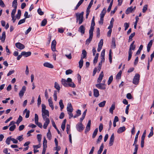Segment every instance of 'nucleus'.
Masks as SVG:
<instances>
[{
	"mask_svg": "<svg viewBox=\"0 0 154 154\" xmlns=\"http://www.w3.org/2000/svg\"><path fill=\"white\" fill-rule=\"evenodd\" d=\"M112 47L114 48H115L116 47V39L115 38H112Z\"/></svg>",
	"mask_w": 154,
	"mask_h": 154,
	"instance_id": "c85d7f7f",
	"label": "nucleus"
},
{
	"mask_svg": "<svg viewBox=\"0 0 154 154\" xmlns=\"http://www.w3.org/2000/svg\"><path fill=\"white\" fill-rule=\"evenodd\" d=\"M84 0H80L77 5L75 9L77 10L79 7L82 3Z\"/></svg>",
	"mask_w": 154,
	"mask_h": 154,
	"instance_id": "4c0bfd02",
	"label": "nucleus"
},
{
	"mask_svg": "<svg viewBox=\"0 0 154 154\" xmlns=\"http://www.w3.org/2000/svg\"><path fill=\"white\" fill-rule=\"evenodd\" d=\"M114 20L113 18H112L110 22V25L108 28V29H112V28L113 24V23L114 22Z\"/></svg>",
	"mask_w": 154,
	"mask_h": 154,
	"instance_id": "c9c22d12",
	"label": "nucleus"
},
{
	"mask_svg": "<svg viewBox=\"0 0 154 154\" xmlns=\"http://www.w3.org/2000/svg\"><path fill=\"white\" fill-rule=\"evenodd\" d=\"M22 55L26 57H28L31 54V53L30 51L26 52L25 51H23L21 52Z\"/></svg>",
	"mask_w": 154,
	"mask_h": 154,
	"instance_id": "dca6fc26",
	"label": "nucleus"
},
{
	"mask_svg": "<svg viewBox=\"0 0 154 154\" xmlns=\"http://www.w3.org/2000/svg\"><path fill=\"white\" fill-rule=\"evenodd\" d=\"M95 86L97 88L100 89L104 90L106 88V87L104 83L97 84L95 85Z\"/></svg>",
	"mask_w": 154,
	"mask_h": 154,
	"instance_id": "6e6552de",
	"label": "nucleus"
},
{
	"mask_svg": "<svg viewBox=\"0 0 154 154\" xmlns=\"http://www.w3.org/2000/svg\"><path fill=\"white\" fill-rule=\"evenodd\" d=\"M35 123L38 122V117L37 114H35Z\"/></svg>",
	"mask_w": 154,
	"mask_h": 154,
	"instance_id": "49530a36",
	"label": "nucleus"
},
{
	"mask_svg": "<svg viewBox=\"0 0 154 154\" xmlns=\"http://www.w3.org/2000/svg\"><path fill=\"white\" fill-rule=\"evenodd\" d=\"M62 84L65 87H67L68 82L66 80L64 79H62L61 81Z\"/></svg>",
	"mask_w": 154,
	"mask_h": 154,
	"instance_id": "cd10ccee",
	"label": "nucleus"
},
{
	"mask_svg": "<svg viewBox=\"0 0 154 154\" xmlns=\"http://www.w3.org/2000/svg\"><path fill=\"white\" fill-rule=\"evenodd\" d=\"M43 119L45 121L43 126V128L46 129L47 128L48 125L50 123V121L49 118H45Z\"/></svg>",
	"mask_w": 154,
	"mask_h": 154,
	"instance_id": "423d86ee",
	"label": "nucleus"
},
{
	"mask_svg": "<svg viewBox=\"0 0 154 154\" xmlns=\"http://www.w3.org/2000/svg\"><path fill=\"white\" fill-rule=\"evenodd\" d=\"M59 104L60 108V110L62 111L64 107V105L63 103V100H60L59 102Z\"/></svg>",
	"mask_w": 154,
	"mask_h": 154,
	"instance_id": "2f4dec72",
	"label": "nucleus"
},
{
	"mask_svg": "<svg viewBox=\"0 0 154 154\" xmlns=\"http://www.w3.org/2000/svg\"><path fill=\"white\" fill-rule=\"evenodd\" d=\"M114 140V133H113L111 135L109 140V146H112Z\"/></svg>",
	"mask_w": 154,
	"mask_h": 154,
	"instance_id": "ddd939ff",
	"label": "nucleus"
},
{
	"mask_svg": "<svg viewBox=\"0 0 154 154\" xmlns=\"http://www.w3.org/2000/svg\"><path fill=\"white\" fill-rule=\"evenodd\" d=\"M47 140L46 139L45 137L44 138V140L43 143V148L44 149H46L47 147Z\"/></svg>",
	"mask_w": 154,
	"mask_h": 154,
	"instance_id": "bb28decb",
	"label": "nucleus"
},
{
	"mask_svg": "<svg viewBox=\"0 0 154 154\" xmlns=\"http://www.w3.org/2000/svg\"><path fill=\"white\" fill-rule=\"evenodd\" d=\"M94 20V16H93L91 21V23L90 29H91L94 30V26L95 25Z\"/></svg>",
	"mask_w": 154,
	"mask_h": 154,
	"instance_id": "4468645a",
	"label": "nucleus"
},
{
	"mask_svg": "<svg viewBox=\"0 0 154 154\" xmlns=\"http://www.w3.org/2000/svg\"><path fill=\"white\" fill-rule=\"evenodd\" d=\"M81 114V111L79 109H78L76 111V114L77 115V116H79Z\"/></svg>",
	"mask_w": 154,
	"mask_h": 154,
	"instance_id": "774afa93",
	"label": "nucleus"
},
{
	"mask_svg": "<svg viewBox=\"0 0 154 154\" xmlns=\"http://www.w3.org/2000/svg\"><path fill=\"white\" fill-rule=\"evenodd\" d=\"M87 53L86 51L85 50H83L82 51V56L81 57L83 58H86L87 56Z\"/></svg>",
	"mask_w": 154,
	"mask_h": 154,
	"instance_id": "72a5a7b5",
	"label": "nucleus"
},
{
	"mask_svg": "<svg viewBox=\"0 0 154 154\" xmlns=\"http://www.w3.org/2000/svg\"><path fill=\"white\" fill-rule=\"evenodd\" d=\"M103 128V125L102 123H100L99 126V131L100 132H101Z\"/></svg>",
	"mask_w": 154,
	"mask_h": 154,
	"instance_id": "603ef678",
	"label": "nucleus"
},
{
	"mask_svg": "<svg viewBox=\"0 0 154 154\" xmlns=\"http://www.w3.org/2000/svg\"><path fill=\"white\" fill-rule=\"evenodd\" d=\"M16 128L15 125H13L11 126L9 128V130L11 131H13Z\"/></svg>",
	"mask_w": 154,
	"mask_h": 154,
	"instance_id": "09e8293b",
	"label": "nucleus"
},
{
	"mask_svg": "<svg viewBox=\"0 0 154 154\" xmlns=\"http://www.w3.org/2000/svg\"><path fill=\"white\" fill-rule=\"evenodd\" d=\"M85 27L83 25H81L78 31L82 35L84 34L85 33Z\"/></svg>",
	"mask_w": 154,
	"mask_h": 154,
	"instance_id": "f8f14e48",
	"label": "nucleus"
},
{
	"mask_svg": "<svg viewBox=\"0 0 154 154\" xmlns=\"http://www.w3.org/2000/svg\"><path fill=\"white\" fill-rule=\"evenodd\" d=\"M23 135L19 136L17 138V139L19 141H21L23 139Z\"/></svg>",
	"mask_w": 154,
	"mask_h": 154,
	"instance_id": "052dcab7",
	"label": "nucleus"
},
{
	"mask_svg": "<svg viewBox=\"0 0 154 154\" xmlns=\"http://www.w3.org/2000/svg\"><path fill=\"white\" fill-rule=\"evenodd\" d=\"M11 137H9L7 138L6 140V143L8 145L10 144V141L11 140Z\"/></svg>",
	"mask_w": 154,
	"mask_h": 154,
	"instance_id": "a18cd8bd",
	"label": "nucleus"
},
{
	"mask_svg": "<svg viewBox=\"0 0 154 154\" xmlns=\"http://www.w3.org/2000/svg\"><path fill=\"white\" fill-rule=\"evenodd\" d=\"M6 38L5 32H2V36H0V40H2V42H4Z\"/></svg>",
	"mask_w": 154,
	"mask_h": 154,
	"instance_id": "6ab92c4d",
	"label": "nucleus"
},
{
	"mask_svg": "<svg viewBox=\"0 0 154 154\" xmlns=\"http://www.w3.org/2000/svg\"><path fill=\"white\" fill-rule=\"evenodd\" d=\"M84 14V12H82L80 13H76V20L77 21L79 20V24H81L83 22V16Z\"/></svg>",
	"mask_w": 154,
	"mask_h": 154,
	"instance_id": "f257e3e1",
	"label": "nucleus"
},
{
	"mask_svg": "<svg viewBox=\"0 0 154 154\" xmlns=\"http://www.w3.org/2000/svg\"><path fill=\"white\" fill-rule=\"evenodd\" d=\"M139 133H140V131H137V134L135 136L134 143L133 144V146H134V145L135 144H137V138H138V135H139Z\"/></svg>",
	"mask_w": 154,
	"mask_h": 154,
	"instance_id": "4be33fe9",
	"label": "nucleus"
},
{
	"mask_svg": "<svg viewBox=\"0 0 154 154\" xmlns=\"http://www.w3.org/2000/svg\"><path fill=\"white\" fill-rule=\"evenodd\" d=\"M76 128L77 131L81 132L84 129V127L82 123L79 122L76 125Z\"/></svg>",
	"mask_w": 154,
	"mask_h": 154,
	"instance_id": "20e7f679",
	"label": "nucleus"
},
{
	"mask_svg": "<svg viewBox=\"0 0 154 154\" xmlns=\"http://www.w3.org/2000/svg\"><path fill=\"white\" fill-rule=\"evenodd\" d=\"M57 91H55L53 96L54 100L55 101H57Z\"/></svg>",
	"mask_w": 154,
	"mask_h": 154,
	"instance_id": "de8ad7c7",
	"label": "nucleus"
},
{
	"mask_svg": "<svg viewBox=\"0 0 154 154\" xmlns=\"http://www.w3.org/2000/svg\"><path fill=\"white\" fill-rule=\"evenodd\" d=\"M44 66L45 67H48L50 68H53V66L51 64L48 62H45L44 63Z\"/></svg>",
	"mask_w": 154,
	"mask_h": 154,
	"instance_id": "a211bd4d",
	"label": "nucleus"
},
{
	"mask_svg": "<svg viewBox=\"0 0 154 154\" xmlns=\"http://www.w3.org/2000/svg\"><path fill=\"white\" fill-rule=\"evenodd\" d=\"M153 43V40H151L148 44L147 47H149L150 48H151L152 45Z\"/></svg>",
	"mask_w": 154,
	"mask_h": 154,
	"instance_id": "e2e57ef3",
	"label": "nucleus"
},
{
	"mask_svg": "<svg viewBox=\"0 0 154 154\" xmlns=\"http://www.w3.org/2000/svg\"><path fill=\"white\" fill-rule=\"evenodd\" d=\"M91 125V120H89L88 121V123L87 124V125L86 126L85 129V133H86L88 131H89L90 129V127Z\"/></svg>",
	"mask_w": 154,
	"mask_h": 154,
	"instance_id": "9b49d317",
	"label": "nucleus"
},
{
	"mask_svg": "<svg viewBox=\"0 0 154 154\" xmlns=\"http://www.w3.org/2000/svg\"><path fill=\"white\" fill-rule=\"evenodd\" d=\"M72 72V70L71 69H69L66 71V75H69V74H71Z\"/></svg>",
	"mask_w": 154,
	"mask_h": 154,
	"instance_id": "680f3d73",
	"label": "nucleus"
},
{
	"mask_svg": "<svg viewBox=\"0 0 154 154\" xmlns=\"http://www.w3.org/2000/svg\"><path fill=\"white\" fill-rule=\"evenodd\" d=\"M94 95L95 97H97L99 96V92L98 90L96 89H94Z\"/></svg>",
	"mask_w": 154,
	"mask_h": 154,
	"instance_id": "5701e85b",
	"label": "nucleus"
},
{
	"mask_svg": "<svg viewBox=\"0 0 154 154\" xmlns=\"http://www.w3.org/2000/svg\"><path fill=\"white\" fill-rule=\"evenodd\" d=\"M42 115L43 119L45 118H48L47 117V116L49 117V111L47 110H42Z\"/></svg>",
	"mask_w": 154,
	"mask_h": 154,
	"instance_id": "39448f33",
	"label": "nucleus"
},
{
	"mask_svg": "<svg viewBox=\"0 0 154 154\" xmlns=\"http://www.w3.org/2000/svg\"><path fill=\"white\" fill-rule=\"evenodd\" d=\"M67 110L68 112H72L73 111V109L70 103H69L67 104Z\"/></svg>",
	"mask_w": 154,
	"mask_h": 154,
	"instance_id": "1a4fd4ad",
	"label": "nucleus"
},
{
	"mask_svg": "<svg viewBox=\"0 0 154 154\" xmlns=\"http://www.w3.org/2000/svg\"><path fill=\"white\" fill-rule=\"evenodd\" d=\"M147 9V5H146L144 6L143 7V9H142V12L143 13H145L146 11V10Z\"/></svg>",
	"mask_w": 154,
	"mask_h": 154,
	"instance_id": "3c124183",
	"label": "nucleus"
},
{
	"mask_svg": "<svg viewBox=\"0 0 154 154\" xmlns=\"http://www.w3.org/2000/svg\"><path fill=\"white\" fill-rule=\"evenodd\" d=\"M93 31L94 30L90 29L89 31V37L88 38L86 41V44H88V45L89 44L92 40L93 35Z\"/></svg>",
	"mask_w": 154,
	"mask_h": 154,
	"instance_id": "7ed1b4c3",
	"label": "nucleus"
},
{
	"mask_svg": "<svg viewBox=\"0 0 154 154\" xmlns=\"http://www.w3.org/2000/svg\"><path fill=\"white\" fill-rule=\"evenodd\" d=\"M140 78H134L133 79V83L135 85L138 84L139 82Z\"/></svg>",
	"mask_w": 154,
	"mask_h": 154,
	"instance_id": "f3484780",
	"label": "nucleus"
},
{
	"mask_svg": "<svg viewBox=\"0 0 154 154\" xmlns=\"http://www.w3.org/2000/svg\"><path fill=\"white\" fill-rule=\"evenodd\" d=\"M38 14L40 15H42L44 14V12L42 11L40 8H39L37 10Z\"/></svg>",
	"mask_w": 154,
	"mask_h": 154,
	"instance_id": "8fccbe9b",
	"label": "nucleus"
},
{
	"mask_svg": "<svg viewBox=\"0 0 154 154\" xmlns=\"http://www.w3.org/2000/svg\"><path fill=\"white\" fill-rule=\"evenodd\" d=\"M115 103H113L111 107H110V108L109 109V112L112 114L113 113V110H114L115 109Z\"/></svg>",
	"mask_w": 154,
	"mask_h": 154,
	"instance_id": "aec40b11",
	"label": "nucleus"
},
{
	"mask_svg": "<svg viewBox=\"0 0 154 154\" xmlns=\"http://www.w3.org/2000/svg\"><path fill=\"white\" fill-rule=\"evenodd\" d=\"M48 101L49 106L53 110L54 109V106L52 101L51 99H48Z\"/></svg>",
	"mask_w": 154,
	"mask_h": 154,
	"instance_id": "393cba45",
	"label": "nucleus"
},
{
	"mask_svg": "<svg viewBox=\"0 0 154 154\" xmlns=\"http://www.w3.org/2000/svg\"><path fill=\"white\" fill-rule=\"evenodd\" d=\"M134 146H135V148L134 149V151L133 154H137V152L138 149V145L136 144H135Z\"/></svg>",
	"mask_w": 154,
	"mask_h": 154,
	"instance_id": "79ce46f5",
	"label": "nucleus"
},
{
	"mask_svg": "<svg viewBox=\"0 0 154 154\" xmlns=\"http://www.w3.org/2000/svg\"><path fill=\"white\" fill-rule=\"evenodd\" d=\"M16 8H14V9L13 10L11 13V16H12L13 17V16H14L15 13L16 11Z\"/></svg>",
	"mask_w": 154,
	"mask_h": 154,
	"instance_id": "4d7b16f0",
	"label": "nucleus"
},
{
	"mask_svg": "<svg viewBox=\"0 0 154 154\" xmlns=\"http://www.w3.org/2000/svg\"><path fill=\"white\" fill-rule=\"evenodd\" d=\"M15 46L16 48L20 50H22L25 48L24 45L20 42L16 43Z\"/></svg>",
	"mask_w": 154,
	"mask_h": 154,
	"instance_id": "0eeeda50",
	"label": "nucleus"
},
{
	"mask_svg": "<svg viewBox=\"0 0 154 154\" xmlns=\"http://www.w3.org/2000/svg\"><path fill=\"white\" fill-rule=\"evenodd\" d=\"M47 23V20L46 19H45L42 21L41 25L42 26H45L46 24Z\"/></svg>",
	"mask_w": 154,
	"mask_h": 154,
	"instance_id": "c03bdc74",
	"label": "nucleus"
},
{
	"mask_svg": "<svg viewBox=\"0 0 154 154\" xmlns=\"http://www.w3.org/2000/svg\"><path fill=\"white\" fill-rule=\"evenodd\" d=\"M135 48V45H130V47L129 48V51L128 52V60L129 61L131 59V57H132V50H134Z\"/></svg>",
	"mask_w": 154,
	"mask_h": 154,
	"instance_id": "f03ea898",
	"label": "nucleus"
},
{
	"mask_svg": "<svg viewBox=\"0 0 154 154\" xmlns=\"http://www.w3.org/2000/svg\"><path fill=\"white\" fill-rule=\"evenodd\" d=\"M102 136L101 135H100L99 136L97 141V143H99L100 142L102 138Z\"/></svg>",
	"mask_w": 154,
	"mask_h": 154,
	"instance_id": "5fc2aeb1",
	"label": "nucleus"
},
{
	"mask_svg": "<svg viewBox=\"0 0 154 154\" xmlns=\"http://www.w3.org/2000/svg\"><path fill=\"white\" fill-rule=\"evenodd\" d=\"M52 124V126L54 128L57 130V133L59 134H60V133L59 130L57 128L56 126V125H55V124L54 121V120H52L51 121Z\"/></svg>",
	"mask_w": 154,
	"mask_h": 154,
	"instance_id": "a878e982",
	"label": "nucleus"
},
{
	"mask_svg": "<svg viewBox=\"0 0 154 154\" xmlns=\"http://www.w3.org/2000/svg\"><path fill=\"white\" fill-rule=\"evenodd\" d=\"M26 112L25 118H28L29 117V116L30 111L29 110H27V109H26L23 112V113Z\"/></svg>",
	"mask_w": 154,
	"mask_h": 154,
	"instance_id": "b1692460",
	"label": "nucleus"
},
{
	"mask_svg": "<svg viewBox=\"0 0 154 154\" xmlns=\"http://www.w3.org/2000/svg\"><path fill=\"white\" fill-rule=\"evenodd\" d=\"M25 18L20 20L18 23V25H20L25 22Z\"/></svg>",
	"mask_w": 154,
	"mask_h": 154,
	"instance_id": "bf43d9fd",
	"label": "nucleus"
},
{
	"mask_svg": "<svg viewBox=\"0 0 154 154\" xmlns=\"http://www.w3.org/2000/svg\"><path fill=\"white\" fill-rule=\"evenodd\" d=\"M112 51L111 49H110L109 52V62L110 63H111L112 62Z\"/></svg>",
	"mask_w": 154,
	"mask_h": 154,
	"instance_id": "a19ab883",
	"label": "nucleus"
},
{
	"mask_svg": "<svg viewBox=\"0 0 154 154\" xmlns=\"http://www.w3.org/2000/svg\"><path fill=\"white\" fill-rule=\"evenodd\" d=\"M126 97L128 99H131L132 98V96H131V95L130 93L127 94Z\"/></svg>",
	"mask_w": 154,
	"mask_h": 154,
	"instance_id": "0e129e2a",
	"label": "nucleus"
},
{
	"mask_svg": "<svg viewBox=\"0 0 154 154\" xmlns=\"http://www.w3.org/2000/svg\"><path fill=\"white\" fill-rule=\"evenodd\" d=\"M71 87L73 88H75V84L72 82H70L68 83L67 84V87Z\"/></svg>",
	"mask_w": 154,
	"mask_h": 154,
	"instance_id": "f704fd0d",
	"label": "nucleus"
},
{
	"mask_svg": "<svg viewBox=\"0 0 154 154\" xmlns=\"http://www.w3.org/2000/svg\"><path fill=\"white\" fill-rule=\"evenodd\" d=\"M98 131V129L97 128H96L95 129L92 135V138H94L96 136V135L97 134Z\"/></svg>",
	"mask_w": 154,
	"mask_h": 154,
	"instance_id": "7c9ffc66",
	"label": "nucleus"
},
{
	"mask_svg": "<svg viewBox=\"0 0 154 154\" xmlns=\"http://www.w3.org/2000/svg\"><path fill=\"white\" fill-rule=\"evenodd\" d=\"M138 57H137L135 60L134 64L135 65H136L138 63Z\"/></svg>",
	"mask_w": 154,
	"mask_h": 154,
	"instance_id": "69168bd1",
	"label": "nucleus"
},
{
	"mask_svg": "<svg viewBox=\"0 0 154 154\" xmlns=\"http://www.w3.org/2000/svg\"><path fill=\"white\" fill-rule=\"evenodd\" d=\"M37 105L38 106H39V105H40L41 102V98L40 95H39L38 97V98L37 100Z\"/></svg>",
	"mask_w": 154,
	"mask_h": 154,
	"instance_id": "864d4df0",
	"label": "nucleus"
},
{
	"mask_svg": "<svg viewBox=\"0 0 154 154\" xmlns=\"http://www.w3.org/2000/svg\"><path fill=\"white\" fill-rule=\"evenodd\" d=\"M11 140L12 141L13 143H18V141L17 140L11 137Z\"/></svg>",
	"mask_w": 154,
	"mask_h": 154,
	"instance_id": "338daca9",
	"label": "nucleus"
},
{
	"mask_svg": "<svg viewBox=\"0 0 154 154\" xmlns=\"http://www.w3.org/2000/svg\"><path fill=\"white\" fill-rule=\"evenodd\" d=\"M21 15V11L20 10H18L17 14L16 15V18L18 20L20 18Z\"/></svg>",
	"mask_w": 154,
	"mask_h": 154,
	"instance_id": "e433bc0d",
	"label": "nucleus"
},
{
	"mask_svg": "<svg viewBox=\"0 0 154 154\" xmlns=\"http://www.w3.org/2000/svg\"><path fill=\"white\" fill-rule=\"evenodd\" d=\"M106 103V101H103V102H102L100 103L98 105L99 107H103L105 105V104Z\"/></svg>",
	"mask_w": 154,
	"mask_h": 154,
	"instance_id": "37998d69",
	"label": "nucleus"
},
{
	"mask_svg": "<svg viewBox=\"0 0 154 154\" xmlns=\"http://www.w3.org/2000/svg\"><path fill=\"white\" fill-rule=\"evenodd\" d=\"M54 87L58 91H59L60 89V87L59 84L57 82L54 83Z\"/></svg>",
	"mask_w": 154,
	"mask_h": 154,
	"instance_id": "58836bf2",
	"label": "nucleus"
},
{
	"mask_svg": "<svg viewBox=\"0 0 154 154\" xmlns=\"http://www.w3.org/2000/svg\"><path fill=\"white\" fill-rule=\"evenodd\" d=\"M126 130L125 127L123 126L119 128L117 130V132L119 134H120L124 131Z\"/></svg>",
	"mask_w": 154,
	"mask_h": 154,
	"instance_id": "2eb2a0df",
	"label": "nucleus"
},
{
	"mask_svg": "<svg viewBox=\"0 0 154 154\" xmlns=\"http://www.w3.org/2000/svg\"><path fill=\"white\" fill-rule=\"evenodd\" d=\"M125 27V30H126L129 27V23H125L124 24Z\"/></svg>",
	"mask_w": 154,
	"mask_h": 154,
	"instance_id": "6e6d98bb",
	"label": "nucleus"
},
{
	"mask_svg": "<svg viewBox=\"0 0 154 154\" xmlns=\"http://www.w3.org/2000/svg\"><path fill=\"white\" fill-rule=\"evenodd\" d=\"M79 68L81 69L82 67L83 63V60L82 57H81V59L79 62Z\"/></svg>",
	"mask_w": 154,
	"mask_h": 154,
	"instance_id": "473e14b6",
	"label": "nucleus"
},
{
	"mask_svg": "<svg viewBox=\"0 0 154 154\" xmlns=\"http://www.w3.org/2000/svg\"><path fill=\"white\" fill-rule=\"evenodd\" d=\"M38 141L40 142L42 139V135L41 134H38L37 136Z\"/></svg>",
	"mask_w": 154,
	"mask_h": 154,
	"instance_id": "13d9d810",
	"label": "nucleus"
},
{
	"mask_svg": "<svg viewBox=\"0 0 154 154\" xmlns=\"http://www.w3.org/2000/svg\"><path fill=\"white\" fill-rule=\"evenodd\" d=\"M26 90V87L25 86H23L19 93V95L20 97H22L23 96Z\"/></svg>",
	"mask_w": 154,
	"mask_h": 154,
	"instance_id": "9d476101",
	"label": "nucleus"
},
{
	"mask_svg": "<svg viewBox=\"0 0 154 154\" xmlns=\"http://www.w3.org/2000/svg\"><path fill=\"white\" fill-rule=\"evenodd\" d=\"M133 11L132 7L131 6L127 8L125 11V13L128 14L132 12Z\"/></svg>",
	"mask_w": 154,
	"mask_h": 154,
	"instance_id": "412c9836",
	"label": "nucleus"
},
{
	"mask_svg": "<svg viewBox=\"0 0 154 154\" xmlns=\"http://www.w3.org/2000/svg\"><path fill=\"white\" fill-rule=\"evenodd\" d=\"M104 147V145L103 143H102L99 149L97 151V154H100L103 151V149Z\"/></svg>",
	"mask_w": 154,
	"mask_h": 154,
	"instance_id": "c756f323",
	"label": "nucleus"
},
{
	"mask_svg": "<svg viewBox=\"0 0 154 154\" xmlns=\"http://www.w3.org/2000/svg\"><path fill=\"white\" fill-rule=\"evenodd\" d=\"M17 0H14L12 2V6L14 8H17Z\"/></svg>",
	"mask_w": 154,
	"mask_h": 154,
	"instance_id": "ea45409f",
	"label": "nucleus"
}]
</instances>
